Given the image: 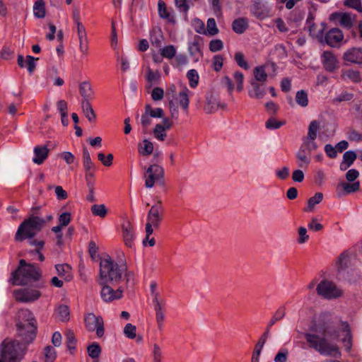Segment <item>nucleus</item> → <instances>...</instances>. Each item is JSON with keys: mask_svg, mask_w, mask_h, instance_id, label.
<instances>
[{"mask_svg": "<svg viewBox=\"0 0 362 362\" xmlns=\"http://www.w3.org/2000/svg\"><path fill=\"white\" fill-rule=\"evenodd\" d=\"M339 332L344 334L343 343L345 349L349 351L351 349V336L349 327L346 322L340 325L333 322L324 323L319 332L306 333L305 338L309 346L320 354L328 356H337L340 354L336 341L339 337Z\"/></svg>", "mask_w": 362, "mask_h": 362, "instance_id": "f257e3e1", "label": "nucleus"}, {"mask_svg": "<svg viewBox=\"0 0 362 362\" xmlns=\"http://www.w3.org/2000/svg\"><path fill=\"white\" fill-rule=\"evenodd\" d=\"M126 272H127L126 262H115L110 256L107 255L100 259L96 281L110 282L112 285H117L121 281Z\"/></svg>", "mask_w": 362, "mask_h": 362, "instance_id": "f03ea898", "label": "nucleus"}, {"mask_svg": "<svg viewBox=\"0 0 362 362\" xmlns=\"http://www.w3.org/2000/svg\"><path fill=\"white\" fill-rule=\"evenodd\" d=\"M40 277V269L33 264H27L21 259L19 267L12 274V283L15 285H26L32 281H37Z\"/></svg>", "mask_w": 362, "mask_h": 362, "instance_id": "7ed1b4c3", "label": "nucleus"}, {"mask_svg": "<svg viewBox=\"0 0 362 362\" xmlns=\"http://www.w3.org/2000/svg\"><path fill=\"white\" fill-rule=\"evenodd\" d=\"M25 349L17 340L4 339L0 344V362H21Z\"/></svg>", "mask_w": 362, "mask_h": 362, "instance_id": "20e7f679", "label": "nucleus"}, {"mask_svg": "<svg viewBox=\"0 0 362 362\" xmlns=\"http://www.w3.org/2000/svg\"><path fill=\"white\" fill-rule=\"evenodd\" d=\"M45 223V220L39 216H30L18 226L15 235V240L21 242L25 239L33 238L41 230Z\"/></svg>", "mask_w": 362, "mask_h": 362, "instance_id": "39448f33", "label": "nucleus"}, {"mask_svg": "<svg viewBox=\"0 0 362 362\" xmlns=\"http://www.w3.org/2000/svg\"><path fill=\"white\" fill-rule=\"evenodd\" d=\"M317 293L325 299L332 300L340 297L342 291L335 284L328 280H322L317 286Z\"/></svg>", "mask_w": 362, "mask_h": 362, "instance_id": "423d86ee", "label": "nucleus"}, {"mask_svg": "<svg viewBox=\"0 0 362 362\" xmlns=\"http://www.w3.org/2000/svg\"><path fill=\"white\" fill-rule=\"evenodd\" d=\"M163 177L164 170L161 166L157 164L151 165L144 175L146 187L152 188L156 182L163 185Z\"/></svg>", "mask_w": 362, "mask_h": 362, "instance_id": "0eeeda50", "label": "nucleus"}, {"mask_svg": "<svg viewBox=\"0 0 362 362\" xmlns=\"http://www.w3.org/2000/svg\"><path fill=\"white\" fill-rule=\"evenodd\" d=\"M100 286V297L102 300L105 303H110L115 300L122 298L123 293V288L118 287L117 289H114L112 286L114 285L110 284V282H97Z\"/></svg>", "mask_w": 362, "mask_h": 362, "instance_id": "6e6552de", "label": "nucleus"}, {"mask_svg": "<svg viewBox=\"0 0 362 362\" xmlns=\"http://www.w3.org/2000/svg\"><path fill=\"white\" fill-rule=\"evenodd\" d=\"M85 325L90 332L95 331L98 337L104 334L103 320L100 316H96L93 313H88L85 317Z\"/></svg>", "mask_w": 362, "mask_h": 362, "instance_id": "1a4fd4ad", "label": "nucleus"}, {"mask_svg": "<svg viewBox=\"0 0 362 362\" xmlns=\"http://www.w3.org/2000/svg\"><path fill=\"white\" fill-rule=\"evenodd\" d=\"M250 11L256 18L264 19L270 16L272 6L267 1L255 0L250 6Z\"/></svg>", "mask_w": 362, "mask_h": 362, "instance_id": "9d476101", "label": "nucleus"}, {"mask_svg": "<svg viewBox=\"0 0 362 362\" xmlns=\"http://www.w3.org/2000/svg\"><path fill=\"white\" fill-rule=\"evenodd\" d=\"M14 296L18 301L30 303L37 300L41 296V293L34 288H23L15 291Z\"/></svg>", "mask_w": 362, "mask_h": 362, "instance_id": "9b49d317", "label": "nucleus"}, {"mask_svg": "<svg viewBox=\"0 0 362 362\" xmlns=\"http://www.w3.org/2000/svg\"><path fill=\"white\" fill-rule=\"evenodd\" d=\"M18 317L28 322L26 325L21 324L18 325V326L19 327L20 329L25 328V327H29V337L30 338V341H32L35 335V330L36 329V321L33 317V313L28 310H21L18 313Z\"/></svg>", "mask_w": 362, "mask_h": 362, "instance_id": "f8f14e48", "label": "nucleus"}, {"mask_svg": "<svg viewBox=\"0 0 362 362\" xmlns=\"http://www.w3.org/2000/svg\"><path fill=\"white\" fill-rule=\"evenodd\" d=\"M163 206L160 200L151 206L148 214L147 221L153 224V227L157 228L162 220Z\"/></svg>", "mask_w": 362, "mask_h": 362, "instance_id": "ddd939ff", "label": "nucleus"}, {"mask_svg": "<svg viewBox=\"0 0 362 362\" xmlns=\"http://www.w3.org/2000/svg\"><path fill=\"white\" fill-rule=\"evenodd\" d=\"M332 18L346 29L351 28L356 21L355 15L349 13H334Z\"/></svg>", "mask_w": 362, "mask_h": 362, "instance_id": "4468645a", "label": "nucleus"}, {"mask_svg": "<svg viewBox=\"0 0 362 362\" xmlns=\"http://www.w3.org/2000/svg\"><path fill=\"white\" fill-rule=\"evenodd\" d=\"M321 62L327 71L332 72L338 68V60L332 52L325 51L322 54Z\"/></svg>", "mask_w": 362, "mask_h": 362, "instance_id": "2eb2a0df", "label": "nucleus"}, {"mask_svg": "<svg viewBox=\"0 0 362 362\" xmlns=\"http://www.w3.org/2000/svg\"><path fill=\"white\" fill-rule=\"evenodd\" d=\"M343 39L344 35L341 30L337 28L329 30L325 37L326 43L332 47H337Z\"/></svg>", "mask_w": 362, "mask_h": 362, "instance_id": "dca6fc26", "label": "nucleus"}, {"mask_svg": "<svg viewBox=\"0 0 362 362\" xmlns=\"http://www.w3.org/2000/svg\"><path fill=\"white\" fill-rule=\"evenodd\" d=\"M343 59L352 64H362V47L349 49L344 53Z\"/></svg>", "mask_w": 362, "mask_h": 362, "instance_id": "f3484780", "label": "nucleus"}, {"mask_svg": "<svg viewBox=\"0 0 362 362\" xmlns=\"http://www.w3.org/2000/svg\"><path fill=\"white\" fill-rule=\"evenodd\" d=\"M122 230L124 244L129 247H132L134 245V233L133 227L129 221H125L122 224Z\"/></svg>", "mask_w": 362, "mask_h": 362, "instance_id": "a211bd4d", "label": "nucleus"}, {"mask_svg": "<svg viewBox=\"0 0 362 362\" xmlns=\"http://www.w3.org/2000/svg\"><path fill=\"white\" fill-rule=\"evenodd\" d=\"M200 40L201 38L199 37H197L189 42L188 50L190 56L193 58L194 62H198L200 57H202Z\"/></svg>", "mask_w": 362, "mask_h": 362, "instance_id": "6ab92c4d", "label": "nucleus"}, {"mask_svg": "<svg viewBox=\"0 0 362 362\" xmlns=\"http://www.w3.org/2000/svg\"><path fill=\"white\" fill-rule=\"evenodd\" d=\"M206 105L204 110L206 113L211 114L216 112L218 107H224L225 105H221L218 98L213 94L207 95L206 98Z\"/></svg>", "mask_w": 362, "mask_h": 362, "instance_id": "aec40b11", "label": "nucleus"}, {"mask_svg": "<svg viewBox=\"0 0 362 362\" xmlns=\"http://www.w3.org/2000/svg\"><path fill=\"white\" fill-rule=\"evenodd\" d=\"M49 151L47 146H35L33 150V163L37 165L42 164L44 162V160L47 158Z\"/></svg>", "mask_w": 362, "mask_h": 362, "instance_id": "412c9836", "label": "nucleus"}, {"mask_svg": "<svg viewBox=\"0 0 362 362\" xmlns=\"http://www.w3.org/2000/svg\"><path fill=\"white\" fill-rule=\"evenodd\" d=\"M297 164L300 168H305L311 162V153L300 147L296 153Z\"/></svg>", "mask_w": 362, "mask_h": 362, "instance_id": "4be33fe9", "label": "nucleus"}, {"mask_svg": "<svg viewBox=\"0 0 362 362\" xmlns=\"http://www.w3.org/2000/svg\"><path fill=\"white\" fill-rule=\"evenodd\" d=\"M158 293H156L155 298L153 300L154 308L156 311V318L158 325H163L165 319L164 311L163 310V305L164 303L163 300H159L158 298Z\"/></svg>", "mask_w": 362, "mask_h": 362, "instance_id": "5701e85b", "label": "nucleus"}, {"mask_svg": "<svg viewBox=\"0 0 362 362\" xmlns=\"http://www.w3.org/2000/svg\"><path fill=\"white\" fill-rule=\"evenodd\" d=\"M158 9L159 16L161 18L165 19L173 24L175 23L176 21L174 14L168 11L165 2L162 0L158 1Z\"/></svg>", "mask_w": 362, "mask_h": 362, "instance_id": "b1692460", "label": "nucleus"}, {"mask_svg": "<svg viewBox=\"0 0 362 362\" xmlns=\"http://www.w3.org/2000/svg\"><path fill=\"white\" fill-rule=\"evenodd\" d=\"M150 42L152 46L160 49L164 42V36L160 29L155 28L150 33Z\"/></svg>", "mask_w": 362, "mask_h": 362, "instance_id": "393cba45", "label": "nucleus"}, {"mask_svg": "<svg viewBox=\"0 0 362 362\" xmlns=\"http://www.w3.org/2000/svg\"><path fill=\"white\" fill-rule=\"evenodd\" d=\"M79 92L83 98L82 101H90L93 96V91L88 81H83L79 85Z\"/></svg>", "mask_w": 362, "mask_h": 362, "instance_id": "a878e982", "label": "nucleus"}, {"mask_svg": "<svg viewBox=\"0 0 362 362\" xmlns=\"http://www.w3.org/2000/svg\"><path fill=\"white\" fill-rule=\"evenodd\" d=\"M81 109L86 117L90 122L95 121L96 115L90 103V101H81Z\"/></svg>", "mask_w": 362, "mask_h": 362, "instance_id": "bb28decb", "label": "nucleus"}, {"mask_svg": "<svg viewBox=\"0 0 362 362\" xmlns=\"http://www.w3.org/2000/svg\"><path fill=\"white\" fill-rule=\"evenodd\" d=\"M233 30L238 34L243 33L248 27V21L245 18L235 19L232 24Z\"/></svg>", "mask_w": 362, "mask_h": 362, "instance_id": "cd10ccee", "label": "nucleus"}, {"mask_svg": "<svg viewBox=\"0 0 362 362\" xmlns=\"http://www.w3.org/2000/svg\"><path fill=\"white\" fill-rule=\"evenodd\" d=\"M139 153L143 156L151 155L153 151V144L148 139H144L138 146Z\"/></svg>", "mask_w": 362, "mask_h": 362, "instance_id": "c85d7f7f", "label": "nucleus"}, {"mask_svg": "<svg viewBox=\"0 0 362 362\" xmlns=\"http://www.w3.org/2000/svg\"><path fill=\"white\" fill-rule=\"evenodd\" d=\"M252 89H250L248 92L250 97L253 98H262L265 95V90L262 88L259 84L255 81H252L251 82Z\"/></svg>", "mask_w": 362, "mask_h": 362, "instance_id": "c756f323", "label": "nucleus"}, {"mask_svg": "<svg viewBox=\"0 0 362 362\" xmlns=\"http://www.w3.org/2000/svg\"><path fill=\"white\" fill-rule=\"evenodd\" d=\"M342 77L344 79H349L354 83H359L362 79L360 71L354 69H349L344 71Z\"/></svg>", "mask_w": 362, "mask_h": 362, "instance_id": "7c9ffc66", "label": "nucleus"}, {"mask_svg": "<svg viewBox=\"0 0 362 362\" xmlns=\"http://www.w3.org/2000/svg\"><path fill=\"white\" fill-rule=\"evenodd\" d=\"M323 199V194L321 192L315 193V196L310 197L308 201V206L305 209V211L310 212L314 210L316 204H320Z\"/></svg>", "mask_w": 362, "mask_h": 362, "instance_id": "2f4dec72", "label": "nucleus"}, {"mask_svg": "<svg viewBox=\"0 0 362 362\" xmlns=\"http://www.w3.org/2000/svg\"><path fill=\"white\" fill-rule=\"evenodd\" d=\"M320 128V122L317 120L312 121L308 127V134L304 138L311 139L315 140L317 135V132Z\"/></svg>", "mask_w": 362, "mask_h": 362, "instance_id": "473e14b6", "label": "nucleus"}, {"mask_svg": "<svg viewBox=\"0 0 362 362\" xmlns=\"http://www.w3.org/2000/svg\"><path fill=\"white\" fill-rule=\"evenodd\" d=\"M55 268L60 276L64 278L66 281L70 280L71 268L69 264H57Z\"/></svg>", "mask_w": 362, "mask_h": 362, "instance_id": "72a5a7b5", "label": "nucleus"}, {"mask_svg": "<svg viewBox=\"0 0 362 362\" xmlns=\"http://www.w3.org/2000/svg\"><path fill=\"white\" fill-rule=\"evenodd\" d=\"M175 6L180 12L187 15L189 9L193 6L192 0H175Z\"/></svg>", "mask_w": 362, "mask_h": 362, "instance_id": "f704fd0d", "label": "nucleus"}, {"mask_svg": "<svg viewBox=\"0 0 362 362\" xmlns=\"http://www.w3.org/2000/svg\"><path fill=\"white\" fill-rule=\"evenodd\" d=\"M159 49L160 55L163 57L171 59L175 57L176 47L173 45H167L163 47H161Z\"/></svg>", "mask_w": 362, "mask_h": 362, "instance_id": "c9c22d12", "label": "nucleus"}, {"mask_svg": "<svg viewBox=\"0 0 362 362\" xmlns=\"http://www.w3.org/2000/svg\"><path fill=\"white\" fill-rule=\"evenodd\" d=\"M33 13L35 17L42 18L45 16V3L42 0H37L33 6Z\"/></svg>", "mask_w": 362, "mask_h": 362, "instance_id": "e433bc0d", "label": "nucleus"}, {"mask_svg": "<svg viewBox=\"0 0 362 362\" xmlns=\"http://www.w3.org/2000/svg\"><path fill=\"white\" fill-rule=\"evenodd\" d=\"M341 187L345 192L346 194H350L357 192L360 188V183L358 181L353 183H347L345 182H341L338 187Z\"/></svg>", "mask_w": 362, "mask_h": 362, "instance_id": "4c0bfd02", "label": "nucleus"}, {"mask_svg": "<svg viewBox=\"0 0 362 362\" xmlns=\"http://www.w3.org/2000/svg\"><path fill=\"white\" fill-rule=\"evenodd\" d=\"M83 165L85 171L94 170V165L91 160L90 153L86 148L83 150Z\"/></svg>", "mask_w": 362, "mask_h": 362, "instance_id": "58836bf2", "label": "nucleus"}, {"mask_svg": "<svg viewBox=\"0 0 362 362\" xmlns=\"http://www.w3.org/2000/svg\"><path fill=\"white\" fill-rule=\"evenodd\" d=\"M188 92L189 90L187 88H185L182 91H180L179 93V96L180 98L179 104L181 106V107L185 111H187L189 103Z\"/></svg>", "mask_w": 362, "mask_h": 362, "instance_id": "ea45409f", "label": "nucleus"}, {"mask_svg": "<svg viewBox=\"0 0 362 362\" xmlns=\"http://www.w3.org/2000/svg\"><path fill=\"white\" fill-rule=\"evenodd\" d=\"M296 101L300 106L305 107L308 105V97L307 93L300 90L296 94Z\"/></svg>", "mask_w": 362, "mask_h": 362, "instance_id": "a19ab883", "label": "nucleus"}, {"mask_svg": "<svg viewBox=\"0 0 362 362\" xmlns=\"http://www.w3.org/2000/svg\"><path fill=\"white\" fill-rule=\"evenodd\" d=\"M300 147L305 150V151L312 153L313 151H315L317 148V145L315 140H312L311 139L303 138V143Z\"/></svg>", "mask_w": 362, "mask_h": 362, "instance_id": "79ce46f5", "label": "nucleus"}, {"mask_svg": "<svg viewBox=\"0 0 362 362\" xmlns=\"http://www.w3.org/2000/svg\"><path fill=\"white\" fill-rule=\"evenodd\" d=\"M91 212L94 216L104 218L107 214V209L105 204H94L90 208Z\"/></svg>", "mask_w": 362, "mask_h": 362, "instance_id": "37998d69", "label": "nucleus"}, {"mask_svg": "<svg viewBox=\"0 0 362 362\" xmlns=\"http://www.w3.org/2000/svg\"><path fill=\"white\" fill-rule=\"evenodd\" d=\"M187 77L189 80V83L191 88H195L199 83V75L195 69H190L187 74Z\"/></svg>", "mask_w": 362, "mask_h": 362, "instance_id": "c03bdc74", "label": "nucleus"}, {"mask_svg": "<svg viewBox=\"0 0 362 362\" xmlns=\"http://www.w3.org/2000/svg\"><path fill=\"white\" fill-rule=\"evenodd\" d=\"M57 314L62 321H68L69 319V309L66 305H59L57 309Z\"/></svg>", "mask_w": 362, "mask_h": 362, "instance_id": "a18cd8bd", "label": "nucleus"}, {"mask_svg": "<svg viewBox=\"0 0 362 362\" xmlns=\"http://www.w3.org/2000/svg\"><path fill=\"white\" fill-rule=\"evenodd\" d=\"M285 316V309L284 308H280L278 309L274 313L272 318L270 320L269 322L267 325V329H270L271 327H272L277 321L281 320Z\"/></svg>", "mask_w": 362, "mask_h": 362, "instance_id": "49530a36", "label": "nucleus"}, {"mask_svg": "<svg viewBox=\"0 0 362 362\" xmlns=\"http://www.w3.org/2000/svg\"><path fill=\"white\" fill-rule=\"evenodd\" d=\"M45 362H53L56 358V351L51 346H47L43 352Z\"/></svg>", "mask_w": 362, "mask_h": 362, "instance_id": "de8ad7c7", "label": "nucleus"}, {"mask_svg": "<svg viewBox=\"0 0 362 362\" xmlns=\"http://www.w3.org/2000/svg\"><path fill=\"white\" fill-rule=\"evenodd\" d=\"M165 129L163 128L160 124H157L153 130V134L156 139L158 141H164L166 137Z\"/></svg>", "mask_w": 362, "mask_h": 362, "instance_id": "09e8293b", "label": "nucleus"}, {"mask_svg": "<svg viewBox=\"0 0 362 362\" xmlns=\"http://www.w3.org/2000/svg\"><path fill=\"white\" fill-rule=\"evenodd\" d=\"M88 354L91 358H97L101 353V349L98 343H93L88 346Z\"/></svg>", "mask_w": 362, "mask_h": 362, "instance_id": "8fccbe9b", "label": "nucleus"}, {"mask_svg": "<svg viewBox=\"0 0 362 362\" xmlns=\"http://www.w3.org/2000/svg\"><path fill=\"white\" fill-rule=\"evenodd\" d=\"M354 94L351 93H349L347 91H342L341 93L338 94L334 99L333 103H341V102H348L353 99Z\"/></svg>", "mask_w": 362, "mask_h": 362, "instance_id": "3c124183", "label": "nucleus"}, {"mask_svg": "<svg viewBox=\"0 0 362 362\" xmlns=\"http://www.w3.org/2000/svg\"><path fill=\"white\" fill-rule=\"evenodd\" d=\"M234 59L240 67L245 70L249 69L250 66L248 65L247 62L245 60V56L243 52H236L234 55Z\"/></svg>", "mask_w": 362, "mask_h": 362, "instance_id": "603ef678", "label": "nucleus"}, {"mask_svg": "<svg viewBox=\"0 0 362 362\" xmlns=\"http://www.w3.org/2000/svg\"><path fill=\"white\" fill-rule=\"evenodd\" d=\"M146 110L152 117V118H163V110L160 107L152 108L151 106L148 104L145 105Z\"/></svg>", "mask_w": 362, "mask_h": 362, "instance_id": "864d4df0", "label": "nucleus"}, {"mask_svg": "<svg viewBox=\"0 0 362 362\" xmlns=\"http://www.w3.org/2000/svg\"><path fill=\"white\" fill-rule=\"evenodd\" d=\"M255 80L257 81H265L267 78V74L265 72L264 66L256 67L254 69Z\"/></svg>", "mask_w": 362, "mask_h": 362, "instance_id": "5fc2aeb1", "label": "nucleus"}, {"mask_svg": "<svg viewBox=\"0 0 362 362\" xmlns=\"http://www.w3.org/2000/svg\"><path fill=\"white\" fill-rule=\"evenodd\" d=\"M207 33L209 35H215L218 33V29L216 26V23L214 18H210L206 23Z\"/></svg>", "mask_w": 362, "mask_h": 362, "instance_id": "6e6d98bb", "label": "nucleus"}, {"mask_svg": "<svg viewBox=\"0 0 362 362\" xmlns=\"http://www.w3.org/2000/svg\"><path fill=\"white\" fill-rule=\"evenodd\" d=\"M136 328L134 325L131 323H128L124 328V334L129 339H134L136 334Z\"/></svg>", "mask_w": 362, "mask_h": 362, "instance_id": "4d7b16f0", "label": "nucleus"}, {"mask_svg": "<svg viewBox=\"0 0 362 362\" xmlns=\"http://www.w3.org/2000/svg\"><path fill=\"white\" fill-rule=\"evenodd\" d=\"M344 5L362 13L361 0H345Z\"/></svg>", "mask_w": 362, "mask_h": 362, "instance_id": "13d9d810", "label": "nucleus"}, {"mask_svg": "<svg viewBox=\"0 0 362 362\" xmlns=\"http://www.w3.org/2000/svg\"><path fill=\"white\" fill-rule=\"evenodd\" d=\"M223 48V42L219 39L213 40L209 43V49L212 52L221 50Z\"/></svg>", "mask_w": 362, "mask_h": 362, "instance_id": "bf43d9fd", "label": "nucleus"}, {"mask_svg": "<svg viewBox=\"0 0 362 362\" xmlns=\"http://www.w3.org/2000/svg\"><path fill=\"white\" fill-rule=\"evenodd\" d=\"M140 122L144 127V129H146L152 122V117L148 112V111L145 109L144 112L141 116Z\"/></svg>", "mask_w": 362, "mask_h": 362, "instance_id": "052dcab7", "label": "nucleus"}, {"mask_svg": "<svg viewBox=\"0 0 362 362\" xmlns=\"http://www.w3.org/2000/svg\"><path fill=\"white\" fill-rule=\"evenodd\" d=\"M284 124V122L277 121L276 119L272 117V118H269L266 122L265 126L267 129H277L280 128Z\"/></svg>", "mask_w": 362, "mask_h": 362, "instance_id": "680f3d73", "label": "nucleus"}, {"mask_svg": "<svg viewBox=\"0 0 362 362\" xmlns=\"http://www.w3.org/2000/svg\"><path fill=\"white\" fill-rule=\"evenodd\" d=\"M356 157L357 156L354 151H348L344 153L342 160L351 165L356 159Z\"/></svg>", "mask_w": 362, "mask_h": 362, "instance_id": "e2e57ef3", "label": "nucleus"}, {"mask_svg": "<svg viewBox=\"0 0 362 362\" xmlns=\"http://www.w3.org/2000/svg\"><path fill=\"white\" fill-rule=\"evenodd\" d=\"M98 158L105 166H110L112 163L113 155L111 153L105 156L103 153H100L98 154Z\"/></svg>", "mask_w": 362, "mask_h": 362, "instance_id": "0e129e2a", "label": "nucleus"}, {"mask_svg": "<svg viewBox=\"0 0 362 362\" xmlns=\"http://www.w3.org/2000/svg\"><path fill=\"white\" fill-rule=\"evenodd\" d=\"M67 346L69 350L75 349V336L72 331L69 330L66 333Z\"/></svg>", "mask_w": 362, "mask_h": 362, "instance_id": "69168bd1", "label": "nucleus"}, {"mask_svg": "<svg viewBox=\"0 0 362 362\" xmlns=\"http://www.w3.org/2000/svg\"><path fill=\"white\" fill-rule=\"evenodd\" d=\"M160 77V73L156 71H153L150 68L147 69V75L146 80L149 83H153L158 80H159Z\"/></svg>", "mask_w": 362, "mask_h": 362, "instance_id": "338daca9", "label": "nucleus"}, {"mask_svg": "<svg viewBox=\"0 0 362 362\" xmlns=\"http://www.w3.org/2000/svg\"><path fill=\"white\" fill-rule=\"evenodd\" d=\"M152 353L153 362H161L163 354L160 347L157 344H153Z\"/></svg>", "mask_w": 362, "mask_h": 362, "instance_id": "774afa93", "label": "nucleus"}]
</instances>
